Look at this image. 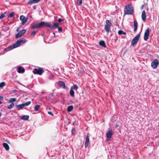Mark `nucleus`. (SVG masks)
Returning a JSON list of instances; mask_svg holds the SVG:
<instances>
[{
	"label": "nucleus",
	"instance_id": "1",
	"mask_svg": "<svg viewBox=\"0 0 159 159\" xmlns=\"http://www.w3.org/2000/svg\"><path fill=\"white\" fill-rule=\"evenodd\" d=\"M124 11L125 15H132L134 9L132 5L128 4L125 6Z\"/></svg>",
	"mask_w": 159,
	"mask_h": 159
},
{
	"label": "nucleus",
	"instance_id": "2",
	"mask_svg": "<svg viewBox=\"0 0 159 159\" xmlns=\"http://www.w3.org/2000/svg\"><path fill=\"white\" fill-rule=\"evenodd\" d=\"M26 41V40L23 38H20L18 40L16 43H15L12 45L13 48H16L19 47L21 43H24Z\"/></svg>",
	"mask_w": 159,
	"mask_h": 159
},
{
	"label": "nucleus",
	"instance_id": "3",
	"mask_svg": "<svg viewBox=\"0 0 159 159\" xmlns=\"http://www.w3.org/2000/svg\"><path fill=\"white\" fill-rule=\"evenodd\" d=\"M37 24L39 28L43 27L44 26H46L47 27L49 28L52 27V25L50 24V23L48 22H45L44 21H42Z\"/></svg>",
	"mask_w": 159,
	"mask_h": 159
},
{
	"label": "nucleus",
	"instance_id": "4",
	"mask_svg": "<svg viewBox=\"0 0 159 159\" xmlns=\"http://www.w3.org/2000/svg\"><path fill=\"white\" fill-rule=\"evenodd\" d=\"M140 36V33L138 34L133 39L131 42V45L133 46L137 44L139 40Z\"/></svg>",
	"mask_w": 159,
	"mask_h": 159
},
{
	"label": "nucleus",
	"instance_id": "5",
	"mask_svg": "<svg viewBox=\"0 0 159 159\" xmlns=\"http://www.w3.org/2000/svg\"><path fill=\"white\" fill-rule=\"evenodd\" d=\"M150 28L148 27L145 30L144 33V39L145 41H147L148 39L149 36Z\"/></svg>",
	"mask_w": 159,
	"mask_h": 159
},
{
	"label": "nucleus",
	"instance_id": "6",
	"mask_svg": "<svg viewBox=\"0 0 159 159\" xmlns=\"http://www.w3.org/2000/svg\"><path fill=\"white\" fill-rule=\"evenodd\" d=\"M44 70L42 68H40L39 69L35 68L33 71V72L34 74H37L39 75H41L43 72Z\"/></svg>",
	"mask_w": 159,
	"mask_h": 159
},
{
	"label": "nucleus",
	"instance_id": "7",
	"mask_svg": "<svg viewBox=\"0 0 159 159\" xmlns=\"http://www.w3.org/2000/svg\"><path fill=\"white\" fill-rule=\"evenodd\" d=\"M53 23V25H52V27L51 28H58V30L59 32H61L62 30V29L61 27L59 26V25L58 23H55L54 22H52Z\"/></svg>",
	"mask_w": 159,
	"mask_h": 159
},
{
	"label": "nucleus",
	"instance_id": "8",
	"mask_svg": "<svg viewBox=\"0 0 159 159\" xmlns=\"http://www.w3.org/2000/svg\"><path fill=\"white\" fill-rule=\"evenodd\" d=\"M159 64L158 60L157 59H154L151 63V66L154 69L156 68Z\"/></svg>",
	"mask_w": 159,
	"mask_h": 159
},
{
	"label": "nucleus",
	"instance_id": "9",
	"mask_svg": "<svg viewBox=\"0 0 159 159\" xmlns=\"http://www.w3.org/2000/svg\"><path fill=\"white\" fill-rule=\"evenodd\" d=\"M26 32V30H22L20 31L16 35L15 37L16 38H19L23 35Z\"/></svg>",
	"mask_w": 159,
	"mask_h": 159
},
{
	"label": "nucleus",
	"instance_id": "10",
	"mask_svg": "<svg viewBox=\"0 0 159 159\" xmlns=\"http://www.w3.org/2000/svg\"><path fill=\"white\" fill-rule=\"evenodd\" d=\"M113 133L112 129H108V131L106 133V137L109 139H111Z\"/></svg>",
	"mask_w": 159,
	"mask_h": 159
},
{
	"label": "nucleus",
	"instance_id": "11",
	"mask_svg": "<svg viewBox=\"0 0 159 159\" xmlns=\"http://www.w3.org/2000/svg\"><path fill=\"white\" fill-rule=\"evenodd\" d=\"M89 134H87L86 136L85 141V148L87 147L89 145Z\"/></svg>",
	"mask_w": 159,
	"mask_h": 159
},
{
	"label": "nucleus",
	"instance_id": "12",
	"mask_svg": "<svg viewBox=\"0 0 159 159\" xmlns=\"http://www.w3.org/2000/svg\"><path fill=\"white\" fill-rule=\"evenodd\" d=\"M142 20L144 22H145L146 20V14L145 11L144 10L142 11Z\"/></svg>",
	"mask_w": 159,
	"mask_h": 159
},
{
	"label": "nucleus",
	"instance_id": "13",
	"mask_svg": "<svg viewBox=\"0 0 159 159\" xmlns=\"http://www.w3.org/2000/svg\"><path fill=\"white\" fill-rule=\"evenodd\" d=\"M134 32L135 33L136 32L137 28H138V23H137V21L135 20H134Z\"/></svg>",
	"mask_w": 159,
	"mask_h": 159
},
{
	"label": "nucleus",
	"instance_id": "14",
	"mask_svg": "<svg viewBox=\"0 0 159 159\" xmlns=\"http://www.w3.org/2000/svg\"><path fill=\"white\" fill-rule=\"evenodd\" d=\"M58 84L59 86L62 88L65 89L66 88V85L65 83L62 81H59L58 82Z\"/></svg>",
	"mask_w": 159,
	"mask_h": 159
},
{
	"label": "nucleus",
	"instance_id": "15",
	"mask_svg": "<svg viewBox=\"0 0 159 159\" xmlns=\"http://www.w3.org/2000/svg\"><path fill=\"white\" fill-rule=\"evenodd\" d=\"M41 0H30L28 2V4H31L33 3H37L40 2Z\"/></svg>",
	"mask_w": 159,
	"mask_h": 159
},
{
	"label": "nucleus",
	"instance_id": "16",
	"mask_svg": "<svg viewBox=\"0 0 159 159\" xmlns=\"http://www.w3.org/2000/svg\"><path fill=\"white\" fill-rule=\"evenodd\" d=\"M111 25H105L104 26V30L105 31L108 33H109L110 30L109 29V27Z\"/></svg>",
	"mask_w": 159,
	"mask_h": 159
},
{
	"label": "nucleus",
	"instance_id": "17",
	"mask_svg": "<svg viewBox=\"0 0 159 159\" xmlns=\"http://www.w3.org/2000/svg\"><path fill=\"white\" fill-rule=\"evenodd\" d=\"M25 71V69L23 67L19 66L18 68V72L19 73H23Z\"/></svg>",
	"mask_w": 159,
	"mask_h": 159
},
{
	"label": "nucleus",
	"instance_id": "18",
	"mask_svg": "<svg viewBox=\"0 0 159 159\" xmlns=\"http://www.w3.org/2000/svg\"><path fill=\"white\" fill-rule=\"evenodd\" d=\"M29 118V116L28 115H24L21 117V119L23 120H27Z\"/></svg>",
	"mask_w": 159,
	"mask_h": 159
},
{
	"label": "nucleus",
	"instance_id": "19",
	"mask_svg": "<svg viewBox=\"0 0 159 159\" xmlns=\"http://www.w3.org/2000/svg\"><path fill=\"white\" fill-rule=\"evenodd\" d=\"M3 146L7 151H8L9 149V147L8 144L6 143H4L3 144Z\"/></svg>",
	"mask_w": 159,
	"mask_h": 159
},
{
	"label": "nucleus",
	"instance_id": "20",
	"mask_svg": "<svg viewBox=\"0 0 159 159\" xmlns=\"http://www.w3.org/2000/svg\"><path fill=\"white\" fill-rule=\"evenodd\" d=\"M24 104H20L19 105H16V107L18 109V110H19L20 109H21L23 108L24 107Z\"/></svg>",
	"mask_w": 159,
	"mask_h": 159
},
{
	"label": "nucleus",
	"instance_id": "21",
	"mask_svg": "<svg viewBox=\"0 0 159 159\" xmlns=\"http://www.w3.org/2000/svg\"><path fill=\"white\" fill-rule=\"evenodd\" d=\"M99 44L101 46L103 47H106V46L105 42L104 41H101L99 42Z\"/></svg>",
	"mask_w": 159,
	"mask_h": 159
},
{
	"label": "nucleus",
	"instance_id": "22",
	"mask_svg": "<svg viewBox=\"0 0 159 159\" xmlns=\"http://www.w3.org/2000/svg\"><path fill=\"white\" fill-rule=\"evenodd\" d=\"M28 19V18L25 17L24 19L22 20L21 25H24L27 22Z\"/></svg>",
	"mask_w": 159,
	"mask_h": 159
},
{
	"label": "nucleus",
	"instance_id": "23",
	"mask_svg": "<svg viewBox=\"0 0 159 159\" xmlns=\"http://www.w3.org/2000/svg\"><path fill=\"white\" fill-rule=\"evenodd\" d=\"M78 87L76 84H74L71 87V89L72 90H77L78 89Z\"/></svg>",
	"mask_w": 159,
	"mask_h": 159
},
{
	"label": "nucleus",
	"instance_id": "24",
	"mask_svg": "<svg viewBox=\"0 0 159 159\" xmlns=\"http://www.w3.org/2000/svg\"><path fill=\"white\" fill-rule=\"evenodd\" d=\"M73 107L72 105L69 106L67 108V111L69 112L73 110Z\"/></svg>",
	"mask_w": 159,
	"mask_h": 159
},
{
	"label": "nucleus",
	"instance_id": "25",
	"mask_svg": "<svg viewBox=\"0 0 159 159\" xmlns=\"http://www.w3.org/2000/svg\"><path fill=\"white\" fill-rule=\"evenodd\" d=\"M16 100V98H10L9 101L8 102L9 103H11L12 102H15Z\"/></svg>",
	"mask_w": 159,
	"mask_h": 159
},
{
	"label": "nucleus",
	"instance_id": "26",
	"mask_svg": "<svg viewBox=\"0 0 159 159\" xmlns=\"http://www.w3.org/2000/svg\"><path fill=\"white\" fill-rule=\"evenodd\" d=\"M70 95L73 97H75V93L74 91L72 89H70Z\"/></svg>",
	"mask_w": 159,
	"mask_h": 159
},
{
	"label": "nucleus",
	"instance_id": "27",
	"mask_svg": "<svg viewBox=\"0 0 159 159\" xmlns=\"http://www.w3.org/2000/svg\"><path fill=\"white\" fill-rule=\"evenodd\" d=\"M31 27L32 29H38L39 28L38 26V24H36L31 25Z\"/></svg>",
	"mask_w": 159,
	"mask_h": 159
},
{
	"label": "nucleus",
	"instance_id": "28",
	"mask_svg": "<svg viewBox=\"0 0 159 159\" xmlns=\"http://www.w3.org/2000/svg\"><path fill=\"white\" fill-rule=\"evenodd\" d=\"M40 105H37L34 108V111H37L39 110L40 108Z\"/></svg>",
	"mask_w": 159,
	"mask_h": 159
},
{
	"label": "nucleus",
	"instance_id": "29",
	"mask_svg": "<svg viewBox=\"0 0 159 159\" xmlns=\"http://www.w3.org/2000/svg\"><path fill=\"white\" fill-rule=\"evenodd\" d=\"M118 34L119 35H121L122 34L125 35L126 34V33L125 32H124L122 30H119L118 31Z\"/></svg>",
	"mask_w": 159,
	"mask_h": 159
},
{
	"label": "nucleus",
	"instance_id": "30",
	"mask_svg": "<svg viewBox=\"0 0 159 159\" xmlns=\"http://www.w3.org/2000/svg\"><path fill=\"white\" fill-rule=\"evenodd\" d=\"M13 48V47L12 46V45L10 46H9V47H8L7 48H5L4 49V51H7V50H11L12 49H13V48Z\"/></svg>",
	"mask_w": 159,
	"mask_h": 159
},
{
	"label": "nucleus",
	"instance_id": "31",
	"mask_svg": "<svg viewBox=\"0 0 159 159\" xmlns=\"http://www.w3.org/2000/svg\"><path fill=\"white\" fill-rule=\"evenodd\" d=\"M15 104L13 103H12L10 105H9L7 108L8 109H11L13 108V107L14 106Z\"/></svg>",
	"mask_w": 159,
	"mask_h": 159
},
{
	"label": "nucleus",
	"instance_id": "32",
	"mask_svg": "<svg viewBox=\"0 0 159 159\" xmlns=\"http://www.w3.org/2000/svg\"><path fill=\"white\" fill-rule=\"evenodd\" d=\"M7 13L6 12H5L3 14H1L0 16V20L4 18Z\"/></svg>",
	"mask_w": 159,
	"mask_h": 159
},
{
	"label": "nucleus",
	"instance_id": "33",
	"mask_svg": "<svg viewBox=\"0 0 159 159\" xmlns=\"http://www.w3.org/2000/svg\"><path fill=\"white\" fill-rule=\"evenodd\" d=\"M14 14V12H12L9 14V15H8V17L9 18H12V17L13 16Z\"/></svg>",
	"mask_w": 159,
	"mask_h": 159
},
{
	"label": "nucleus",
	"instance_id": "34",
	"mask_svg": "<svg viewBox=\"0 0 159 159\" xmlns=\"http://www.w3.org/2000/svg\"><path fill=\"white\" fill-rule=\"evenodd\" d=\"M31 103V102L30 101H28V102L24 103L23 104H24V107L25 106H28Z\"/></svg>",
	"mask_w": 159,
	"mask_h": 159
},
{
	"label": "nucleus",
	"instance_id": "35",
	"mask_svg": "<svg viewBox=\"0 0 159 159\" xmlns=\"http://www.w3.org/2000/svg\"><path fill=\"white\" fill-rule=\"evenodd\" d=\"M82 3V0H77V4L78 5H81Z\"/></svg>",
	"mask_w": 159,
	"mask_h": 159
},
{
	"label": "nucleus",
	"instance_id": "36",
	"mask_svg": "<svg viewBox=\"0 0 159 159\" xmlns=\"http://www.w3.org/2000/svg\"><path fill=\"white\" fill-rule=\"evenodd\" d=\"M106 24L107 25H111V23L110 22V21L108 20H107L106 21Z\"/></svg>",
	"mask_w": 159,
	"mask_h": 159
},
{
	"label": "nucleus",
	"instance_id": "37",
	"mask_svg": "<svg viewBox=\"0 0 159 159\" xmlns=\"http://www.w3.org/2000/svg\"><path fill=\"white\" fill-rule=\"evenodd\" d=\"M5 85V83L4 82H2L0 83V87L3 88Z\"/></svg>",
	"mask_w": 159,
	"mask_h": 159
},
{
	"label": "nucleus",
	"instance_id": "38",
	"mask_svg": "<svg viewBox=\"0 0 159 159\" xmlns=\"http://www.w3.org/2000/svg\"><path fill=\"white\" fill-rule=\"evenodd\" d=\"M64 19H61V18H59L58 20V22L59 23H61V22H63L64 21Z\"/></svg>",
	"mask_w": 159,
	"mask_h": 159
},
{
	"label": "nucleus",
	"instance_id": "39",
	"mask_svg": "<svg viewBox=\"0 0 159 159\" xmlns=\"http://www.w3.org/2000/svg\"><path fill=\"white\" fill-rule=\"evenodd\" d=\"M36 32H37V31H33L31 34V35L33 36H34V35H35Z\"/></svg>",
	"mask_w": 159,
	"mask_h": 159
},
{
	"label": "nucleus",
	"instance_id": "40",
	"mask_svg": "<svg viewBox=\"0 0 159 159\" xmlns=\"http://www.w3.org/2000/svg\"><path fill=\"white\" fill-rule=\"evenodd\" d=\"M75 130V128H73L71 130V132H72V134L73 135L74 134Z\"/></svg>",
	"mask_w": 159,
	"mask_h": 159
},
{
	"label": "nucleus",
	"instance_id": "41",
	"mask_svg": "<svg viewBox=\"0 0 159 159\" xmlns=\"http://www.w3.org/2000/svg\"><path fill=\"white\" fill-rule=\"evenodd\" d=\"M25 17V16H21L20 17V20L22 21L23 19H24Z\"/></svg>",
	"mask_w": 159,
	"mask_h": 159
},
{
	"label": "nucleus",
	"instance_id": "42",
	"mask_svg": "<svg viewBox=\"0 0 159 159\" xmlns=\"http://www.w3.org/2000/svg\"><path fill=\"white\" fill-rule=\"evenodd\" d=\"M48 113L50 115L52 116L53 115V113L51 111H48Z\"/></svg>",
	"mask_w": 159,
	"mask_h": 159
},
{
	"label": "nucleus",
	"instance_id": "43",
	"mask_svg": "<svg viewBox=\"0 0 159 159\" xmlns=\"http://www.w3.org/2000/svg\"><path fill=\"white\" fill-rule=\"evenodd\" d=\"M3 99V96H0V100H2Z\"/></svg>",
	"mask_w": 159,
	"mask_h": 159
},
{
	"label": "nucleus",
	"instance_id": "44",
	"mask_svg": "<svg viewBox=\"0 0 159 159\" xmlns=\"http://www.w3.org/2000/svg\"><path fill=\"white\" fill-rule=\"evenodd\" d=\"M20 30V28H18L17 29L16 31H19V32Z\"/></svg>",
	"mask_w": 159,
	"mask_h": 159
},
{
	"label": "nucleus",
	"instance_id": "45",
	"mask_svg": "<svg viewBox=\"0 0 159 159\" xmlns=\"http://www.w3.org/2000/svg\"><path fill=\"white\" fill-rule=\"evenodd\" d=\"M1 115H2V113H0V117H1Z\"/></svg>",
	"mask_w": 159,
	"mask_h": 159
},
{
	"label": "nucleus",
	"instance_id": "46",
	"mask_svg": "<svg viewBox=\"0 0 159 159\" xmlns=\"http://www.w3.org/2000/svg\"><path fill=\"white\" fill-rule=\"evenodd\" d=\"M53 34H54V36H55V33H54V32H53Z\"/></svg>",
	"mask_w": 159,
	"mask_h": 159
},
{
	"label": "nucleus",
	"instance_id": "47",
	"mask_svg": "<svg viewBox=\"0 0 159 159\" xmlns=\"http://www.w3.org/2000/svg\"><path fill=\"white\" fill-rule=\"evenodd\" d=\"M54 96V93H52V96Z\"/></svg>",
	"mask_w": 159,
	"mask_h": 159
},
{
	"label": "nucleus",
	"instance_id": "48",
	"mask_svg": "<svg viewBox=\"0 0 159 159\" xmlns=\"http://www.w3.org/2000/svg\"><path fill=\"white\" fill-rule=\"evenodd\" d=\"M14 91L15 92H16L17 91V90H15Z\"/></svg>",
	"mask_w": 159,
	"mask_h": 159
},
{
	"label": "nucleus",
	"instance_id": "49",
	"mask_svg": "<svg viewBox=\"0 0 159 159\" xmlns=\"http://www.w3.org/2000/svg\"><path fill=\"white\" fill-rule=\"evenodd\" d=\"M2 103V102L0 101V105Z\"/></svg>",
	"mask_w": 159,
	"mask_h": 159
},
{
	"label": "nucleus",
	"instance_id": "50",
	"mask_svg": "<svg viewBox=\"0 0 159 159\" xmlns=\"http://www.w3.org/2000/svg\"><path fill=\"white\" fill-rule=\"evenodd\" d=\"M2 34V33L0 32V35H1Z\"/></svg>",
	"mask_w": 159,
	"mask_h": 159
}]
</instances>
